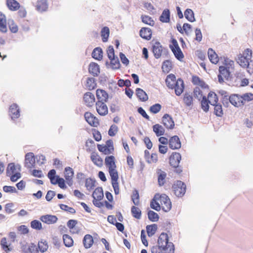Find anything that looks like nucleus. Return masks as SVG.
<instances>
[{"instance_id":"nucleus-1","label":"nucleus","mask_w":253,"mask_h":253,"mask_svg":"<svg viewBox=\"0 0 253 253\" xmlns=\"http://www.w3.org/2000/svg\"><path fill=\"white\" fill-rule=\"evenodd\" d=\"M169 240L167 233H161L158 238L157 244L151 248V253H174V245L172 242H169Z\"/></svg>"},{"instance_id":"nucleus-2","label":"nucleus","mask_w":253,"mask_h":253,"mask_svg":"<svg viewBox=\"0 0 253 253\" xmlns=\"http://www.w3.org/2000/svg\"><path fill=\"white\" fill-rule=\"evenodd\" d=\"M116 159L114 156H107L105 159V164L108 169V171L111 178V183L114 192L118 195L120 192L119 185L118 183L119 174L116 169Z\"/></svg>"},{"instance_id":"nucleus-3","label":"nucleus","mask_w":253,"mask_h":253,"mask_svg":"<svg viewBox=\"0 0 253 253\" xmlns=\"http://www.w3.org/2000/svg\"><path fill=\"white\" fill-rule=\"evenodd\" d=\"M224 66H220L219 68V74L218 75V81L221 83L224 80H228L230 76V69L234 68V62L228 58L225 59Z\"/></svg>"},{"instance_id":"nucleus-4","label":"nucleus","mask_w":253,"mask_h":253,"mask_svg":"<svg viewBox=\"0 0 253 253\" xmlns=\"http://www.w3.org/2000/svg\"><path fill=\"white\" fill-rule=\"evenodd\" d=\"M155 198H157L161 204L162 210L165 212L169 211L171 208V203L169 197L165 194H155Z\"/></svg>"},{"instance_id":"nucleus-5","label":"nucleus","mask_w":253,"mask_h":253,"mask_svg":"<svg viewBox=\"0 0 253 253\" xmlns=\"http://www.w3.org/2000/svg\"><path fill=\"white\" fill-rule=\"evenodd\" d=\"M172 189L173 193L176 197H182L186 192V186L182 181L177 180L172 184Z\"/></svg>"},{"instance_id":"nucleus-6","label":"nucleus","mask_w":253,"mask_h":253,"mask_svg":"<svg viewBox=\"0 0 253 253\" xmlns=\"http://www.w3.org/2000/svg\"><path fill=\"white\" fill-rule=\"evenodd\" d=\"M92 197L93 198L92 202L94 206L98 208H101L103 206L101 201L104 197V193L102 187H99L96 188L92 193Z\"/></svg>"},{"instance_id":"nucleus-7","label":"nucleus","mask_w":253,"mask_h":253,"mask_svg":"<svg viewBox=\"0 0 253 253\" xmlns=\"http://www.w3.org/2000/svg\"><path fill=\"white\" fill-rule=\"evenodd\" d=\"M171 44H170L169 47L175 58L179 61H182L184 56L181 51L177 41L175 39H172L171 41Z\"/></svg>"},{"instance_id":"nucleus-8","label":"nucleus","mask_w":253,"mask_h":253,"mask_svg":"<svg viewBox=\"0 0 253 253\" xmlns=\"http://www.w3.org/2000/svg\"><path fill=\"white\" fill-rule=\"evenodd\" d=\"M107 145L97 144L98 150L105 155L111 154L114 151L112 142L111 140H108L106 142Z\"/></svg>"},{"instance_id":"nucleus-9","label":"nucleus","mask_w":253,"mask_h":253,"mask_svg":"<svg viewBox=\"0 0 253 253\" xmlns=\"http://www.w3.org/2000/svg\"><path fill=\"white\" fill-rule=\"evenodd\" d=\"M84 117L88 124L93 127H97L99 125L98 119L91 113L86 112L84 113Z\"/></svg>"},{"instance_id":"nucleus-10","label":"nucleus","mask_w":253,"mask_h":253,"mask_svg":"<svg viewBox=\"0 0 253 253\" xmlns=\"http://www.w3.org/2000/svg\"><path fill=\"white\" fill-rule=\"evenodd\" d=\"M106 102L97 101L95 103L97 112L100 116H105L108 114V109Z\"/></svg>"},{"instance_id":"nucleus-11","label":"nucleus","mask_w":253,"mask_h":253,"mask_svg":"<svg viewBox=\"0 0 253 253\" xmlns=\"http://www.w3.org/2000/svg\"><path fill=\"white\" fill-rule=\"evenodd\" d=\"M169 146L172 150H176L180 148L181 144L178 136L174 135L171 137L169 140Z\"/></svg>"},{"instance_id":"nucleus-12","label":"nucleus","mask_w":253,"mask_h":253,"mask_svg":"<svg viewBox=\"0 0 253 253\" xmlns=\"http://www.w3.org/2000/svg\"><path fill=\"white\" fill-rule=\"evenodd\" d=\"M84 101L85 105L88 107H92L95 103V98L94 94L90 92H87L84 95Z\"/></svg>"},{"instance_id":"nucleus-13","label":"nucleus","mask_w":253,"mask_h":253,"mask_svg":"<svg viewBox=\"0 0 253 253\" xmlns=\"http://www.w3.org/2000/svg\"><path fill=\"white\" fill-rule=\"evenodd\" d=\"M181 160V156L180 153L173 152L169 158V164L172 167H177Z\"/></svg>"},{"instance_id":"nucleus-14","label":"nucleus","mask_w":253,"mask_h":253,"mask_svg":"<svg viewBox=\"0 0 253 253\" xmlns=\"http://www.w3.org/2000/svg\"><path fill=\"white\" fill-rule=\"evenodd\" d=\"M230 103L236 107H240L244 105L242 95L237 94L230 95Z\"/></svg>"},{"instance_id":"nucleus-15","label":"nucleus","mask_w":253,"mask_h":253,"mask_svg":"<svg viewBox=\"0 0 253 253\" xmlns=\"http://www.w3.org/2000/svg\"><path fill=\"white\" fill-rule=\"evenodd\" d=\"M90 159L96 166L101 168L103 166V160L97 153L95 152L91 153Z\"/></svg>"},{"instance_id":"nucleus-16","label":"nucleus","mask_w":253,"mask_h":253,"mask_svg":"<svg viewBox=\"0 0 253 253\" xmlns=\"http://www.w3.org/2000/svg\"><path fill=\"white\" fill-rule=\"evenodd\" d=\"M173 89H174L175 93L176 95H180L183 92L184 88V84L183 81L181 78L177 79L174 85Z\"/></svg>"},{"instance_id":"nucleus-17","label":"nucleus","mask_w":253,"mask_h":253,"mask_svg":"<svg viewBox=\"0 0 253 253\" xmlns=\"http://www.w3.org/2000/svg\"><path fill=\"white\" fill-rule=\"evenodd\" d=\"M163 124L164 126L168 129H172L174 126V123L172 118L167 114L163 117Z\"/></svg>"},{"instance_id":"nucleus-18","label":"nucleus","mask_w":253,"mask_h":253,"mask_svg":"<svg viewBox=\"0 0 253 253\" xmlns=\"http://www.w3.org/2000/svg\"><path fill=\"white\" fill-rule=\"evenodd\" d=\"M163 46L158 42H156L154 44L152 47V51L156 58H159L161 57L163 52Z\"/></svg>"},{"instance_id":"nucleus-19","label":"nucleus","mask_w":253,"mask_h":253,"mask_svg":"<svg viewBox=\"0 0 253 253\" xmlns=\"http://www.w3.org/2000/svg\"><path fill=\"white\" fill-rule=\"evenodd\" d=\"M9 112L12 119H17L20 117V110L16 103L10 106Z\"/></svg>"},{"instance_id":"nucleus-20","label":"nucleus","mask_w":253,"mask_h":253,"mask_svg":"<svg viewBox=\"0 0 253 253\" xmlns=\"http://www.w3.org/2000/svg\"><path fill=\"white\" fill-rule=\"evenodd\" d=\"M22 251L23 253H39L38 247L34 243L23 245L22 247Z\"/></svg>"},{"instance_id":"nucleus-21","label":"nucleus","mask_w":253,"mask_h":253,"mask_svg":"<svg viewBox=\"0 0 253 253\" xmlns=\"http://www.w3.org/2000/svg\"><path fill=\"white\" fill-rule=\"evenodd\" d=\"M35 164V158L33 153H28L25 155V165L28 168L33 167Z\"/></svg>"},{"instance_id":"nucleus-22","label":"nucleus","mask_w":253,"mask_h":253,"mask_svg":"<svg viewBox=\"0 0 253 253\" xmlns=\"http://www.w3.org/2000/svg\"><path fill=\"white\" fill-rule=\"evenodd\" d=\"M96 95L97 101L107 102L108 98L107 92L102 89H97L96 90Z\"/></svg>"},{"instance_id":"nucleus-23","label":"nucleus","mask_w":253,"mask_h":253,"mask_svg":"<svg viewBox=\"0 0 253 253\" xmlns=\"http://www.w3.org/2000/svg\"><path fill=\"white\" fill-rule=\"evenodd\" d=\"M145 157L147 162L149 164L156 163L158 161V154L156 153H152L150 156L149 152L148 150H145Z\"/></svg>"},{"instance_id":"nucleus-24","label":"nucleus","mask_w":253,"mask_h":253,"mask_svg":"<svg viewBox=\"0 0 253 253\" xmlns=\"http://www.w3.org/2000/svg\"><path fill=\"white\" fill-rule=\"evenodd\" d=\"M165 81L168 87L170 89H173L174 85L175 82H177V79L174 74H170L167 76Z\"/></svg>"},{"instance_id":"nucleus-25","label":"nucleus","mask_w":253,"mask_h":253,"mask_svg":"<svg viewBox=\"0 0 253 253\" xmlns=\"http://www.w3.org/2000/svg\"><path fill=\"white\" fill-rule=\"evenodd\" d=\"M40 219L45 223L50 224L56 222L57 217L55 215H45L42 216Z\"/></svg>"},{"instance_id":"nucleus-26","label":"nucleus","mask_w":253,"mask_h":253,"mask_svg":"<svg viewBox=\"0 0 253 253\" xmlns=\"http://www.w3.org/2000/svg\"><path fill=\"white\" fill-rule=\"evenodd\" d=\"M140 37L147 40H150L152 37V31L149 28L143 27L140 30Z\"/></svg>"},{"instance_id":"nucleus-27","label":"nucleus","mask_w":253,"mask_h":253,"mask_svg":"<svg viewBox=\"0 0 253 253\" xmlns=\"http://www.w3.org/2000/svg\"><path fill=\"white\" fill-rule=\"evenodd\" d=\"M209 58L210 61L216 64L219 61V57L216 53L212 48H209L208 51Z\"/></svg>"},{"instance_id":"nucleus-28","label":"nucleus","mask_w":253,"mask_h":253,"mask_svg":"<svg viewBox=\"0 0 253 253\" xmlns=\"http://www.w3.org/2000/svg\"><path fill=\"white\" fill-rule=\"evenodd\" d=\"M192 82L194 84L198 85L202 89H208V85L198 76H193Z\"/></svg>"},{"instance_id":"nucleus-29","label":"nucleus","mask_w":253,"mask_h":253,"mask_svg":"<svg viewBox=\"0 0 253 253\" xmlns=\"http://www.w3.org/2000/svg\"><path fill=\"white\" fill-rule=\"evenodd\" d=\"M84 246L85 249L90 248L94 243L92 236L89 234H86L84 236L83 239Z\"/></svg>"},{"instance_id":"nucleus-30","label":"nucleus","mask_w":253,"mask_h":253,"mask_svg":"<svg viewBox=\"0 0 253 253\" xmlns=\"http://www.w3.org/2000/svg\"><path fill=\"white\" fill-rule=\"evenodd\" d=\"M89 72L94 76H97L100 73L99 65L94 62L90 63L88 68Z\"/></svg>"},{"instance_id":"nucleus-31","label":"nucleus","mask_w":253,"mask_h":253,"mask_svg":"<svg viewBox=\"0 0 253 253\" xmlns=\"http://www.w3.org/2000/svg\"><path fill=\"white\" fill-rule=\"evenodd\" d=\"M6 4L11 11H16L20 8V4L16 0H6Z\"/></svg>"},{"instance_id":"nucleus-32","label":"nucleus","mask_w":253,"mask_h":253,"mask_svg":"<svg viewBox=\"0 0 253 253\" xmlns=\"http://www.w3.org/2000/svg\"><path fill=\"white\" fill-rule=\"evenodd\" d=\"M158 173V182L159 186H163L166 183V178L167 177V173L162 171L161 169H158L157 170Z\"/></svg>"},{"instance_id":"nucleus-33","label":"nucleus","mask_w":253,"mask_h":253,"mask_svg":"<svg viewBox=\"0 0 253 253\" xmlns=\"http://www.w3.org/2000/svg\"><path fill=\"white\" fill-rule=\"evenodd\" d=\"M159 20L163 23H169L170 21V11L169 9L166 8L163 10Z\"/></svg>"},{"instance_id":"nucleus-34","label":"nucleus","mask_w":253,"mask_h":253,"mask_svg":"<svg viewBox=\"0 0 253 253\" xmlns=\"http://www.w3.org/2000/svg\"><path fill=\"white\" fill-rule=\"evenodd\" d=\"M36 9L39 11L46 10L48 7L46 0H38L36 4Z\"/></svg>"},{"instance_id":"nucleus-35","label":"nucleus","mask_w":253,"mask_h":253,"mask_svg":"<svg viewBox=\"0 0 253 253\" xmlns=\"http://www.w3.org/2000/svg\"><path fill=\"white\" fill-rule=\"evenodd\" d=\"M7 31L6 20L5 16L0 13V31L2 33H6Z\"/></svg>"},{"instance_id":"nucleus-36","label":"nucleus","mask_w":253,"mask_h":253,"mask_svg":"<svg viewBox=\"0 0 253 253\" xmlns=\"http://www.w3.org/2000/svg\"><path fill=\"white\" fill-rule=\"evenodd\" d=\"M0 244L2 249L4 251V253H7V252L12 250V248L10 247V244L8 243L7 239L5 237H3L1 239Z\"/></svg>"},{"instance_id":"nucleus-37","label":"nucleus","mask_w":253,"mask_h":253,"mask_svg":"<svg viewBox=\"0 0 253 253\" xmlns=\"http://www.w3.org/2000/svg\"><path fill=\"white\" fill-rule=\"evenodd\" d=\"M136 94L138 99L142 101H146L148 99V97L146 93L140 88H136Z\"/></svg>"},{"instance_id":"nucleus-38","label":"nucleus","mask_w":253,"mask_h":253,"mask_svg":"<svg viewBox=\"0 0 253 253\" xmlns=\"http://www.w3.org/2000/svg\"><path fill=\"white\" fill-rule=\"evenodd\" d=\"M20 168L16 166L14 163H10L8 164L7 169H6V173L7 175L11 174L13 173H15L16 172H20Z\"/></svg>"},{"instance_id":"nucleus-39","label":"nucleus","mask_w":253,"mask_h":253,"mask_svg":"<svg viewBox=\"0 0 253 253\" xmlns=\"http://www.w3.org/2000/svg\"><path fill=\"white\" fill-rule=\"evenodd\" d=\"M92 56L96 60H101L103 58V51L100 47H96L92 53Z\"/></svg>"},{"instance_id":"nucleus-40","label":"nucleus","mask_w":253,"mask_h":253,"mask_svg":"<svg viewBox=\"0 0 253 253\" xmlns=\"http://www.w3.org/2000/svg\"><path fill=\"white\" fill-rule=\"evenodd\" d=\"M208 100L211 105H214L218 103V98L216 94L213 92L211 91L208 94Z\"/></svg>"},{"instance_id":"nucleus-41","label":"nucleus","mask_w":253,"mask_h":253,"mask_svg":"<svg viewBox=\"0 0 253 253\" xmlns=\"http://www.w3.org/2000/svg\"><path fill=\"white\" fill-rule=\"evenodd\" d=\"M153 130L157 136L164 135L165 129L163 127L159 124H156L153 126Z\"/></svg>"},{"instance_id":"nucleus-42","label":"nucleus","mask_w":253,"mask_h":253,"mask_svg":"<svg viewBox=\"0 0 253 253\" xmlns=\"http://www.w3.org/2000/svg\"><path fill=\"white\" fill-rule=\"evenodd\" d=\"M142 22L147 25H149L151 26H153L155 25V21L153 18L146 15H142L141 16Z\"/></svg>"},{"instance_id":"nucleus-43","label":"nucleus","mask_w":253,"mask_h":253,"mask_svg":"<svg viewBox=\"0 0 253 253\" xmlns=\"http://www.w3.org/2000/svg\"><path fill=\"white\" fill-rule=\"evenodd\" d=\"M131 212L133 217L137 219H140L141 217V211L140 209L136 206H133L131 207Z\"/></svg>"},{"instance_id":"nucleus-44","label":"nucleus","mask_w":253,"mask_h":253,"mask_svg":"<svg viewBox=\"0 0 253 253\" xmlns=\"http://www.w3.org/2000/svg\"><path fill=\"white\" fill-rule=\"evenodd\" d=\"M131 199L135 206H138L140 205L139 196L137 190H134L133 191L132 194L131 196Z\"/></svg>"},{"instance_id":"nucleus-45","label":"nucleus","mask_w":253,"mask_h":253,"mask_svg":"<svg viewBox=\"0 0 253 253\" xmlns=\"http://www.w3.org/2000/svg\"><path fill=\"white\" fill-rule=\"evenodd\" d=\"M96 181L92 178H88L85 180V186L87 190L90 191L95 187Z\"/></svg>"},{"instance_id":"nucleus-46","label":"nucleus","mask_w":253,"mask_h":253,"mask_svg":"<svg viewBox=\"0 0 253 253\" xmlns=\"http://www.w3.org/2000/svg\"><path fill=\"white\" fill-rule=\"evenodd\" d=\"M185 17L190 22L195 21L194 14L193 10L191 9H187L184 12Z\"/></svg>"},{"instance_id":"nucleus-47","label":"nucleus","mask_w":253,"mask_h":253,"mask_svg":"<svg viewBox=\"0 0 253 253\" xmlns=\"http://www.w3.org/2000/svg\"><path fill=\"white\" fill-rule=\"evenodd\" d=\"M74 175L73 169L70 167H67L65 169L64 176L66 180L70 181Z\"/></svg>"},{"instance_id":"nucleus-48","label":"nucleus","mask_w":253,"mask_h":253,"mask_svg":"<svg viewBox=\"0 0 253 253\" xmlns=\"http://www.w3.org/2000/svg\"><path fill=\"white\" fill-rule=\"evenodd\" d=\"M110 34L109 29L107 27H103L101 31V36L103 42L107 41Z\"/></svg>"},{"instance_id":"nucleus-49","label":"nucleus","mask_w":253,"mask_h":253,"mask_svg":"<svg viewBox=\"0 0 253 253\" xmlns=\"http://www.w3.org/2000/svg\"><path fill=\"white\" fill-rule=\"evenodd\" d=\"M63 240L65 246L67 247H71L73 245V240L69 235L67 234L63 235Z\"/></svg>"},{"instance_id":"nucleus-50","label":"nucleus","mask_w":253,"mask_h":253,"mask_svg":"<svg viewBox=\"0 0 253 253\" xmlns=\"http://www.w3.org/2000/svg\"><path fill=\"white\" fill-rule=\"evenodd\" d=\"M86 87L88 90H93L96 87V83L93 78H87L86 83Z\"/></svg>"},{"instance_id":"nucleus-51","label":"nucleus","mask_w":253,"mask_h":253,"mask_svg":"<svg viewBox=\"0 0 253 253\" xmlns=\"http://www.w3.org/2000/svg\"><path fill=\"white\" fill-rule=\"evenodd\" d=\"M157 198H155V195L154 196L153 199L152 200L150 203V207L152 209L157 211H160L161 208L160 203L158 202Z\"/></svg>"},{"instance_id":"nucleus-52","label":"nucleus","mask_w":253,"mask_h":253,"mask_svg":"<svg viewBox=\"0 0 253 253\" xmlns=\"http://www.w3.org/2000/svg\"><path fill=\"white\" fill-rule=\"evenodd\" d=\"M157 229V226L155 224H153L150 225H147L146 227V230L147 234L149 237H151L154 235Z\"/></svg>"},{"instance_id":"nucleus-53","label":"nucleus","mask_w":253,"mask_h":253,"mask_svg":"<svg viewBox=\"0 0 253 253\" xmlns=\"http://www.w3.org/2000/svg\"><path fill=\"white\" fill-rule=\"evenodd\" d=\"M171 67L172 66L170 61L169 60H166L163 63L162 69L163 72L168 73L170 71Z\"/></svg>"},{"instance_id":"nucleus-54","label":"nucleus","mask_w":253,"mask_h":253,"mask_svg":"<svg viewBox=\"0 0 253 253\" xmlns=\"http://www.w3.org/2000/svg\"><path fill=\"white\" fill-rule=\"evenodd\" d=\"M183 101L187 106H190L193 104V97L188 93H186L183 97Z\"/></svg>"},{"instance_id":"nucleus-55","label":"nucleus","mask_w":253,"mask_h":253,"mask_svg":"<svg viewBox=\"0 0 253 253\" xmlns=\"http://www.w3.org/2000/svg\"><path fill=\"white\" fill-rule=\"evenodd\" d=\"M8 25L9 30L12 33H16L18 32V26L13 20H8Z\"/></svg>"},{"instance_id":"nucleus-56","label":"nucleus","mask_w":253,"mask_h":253,"mask_svg":"<svg viewBox=\"0 0 253 253\" xmlns=\"http://www.w3.org/2000/svg\"><path fill=\"white\" fill-rule=\"evenodd\" d=\"M148 216L149 219L152 222H156L159 220V215L152 211H150L148 212Z\"/></svg>"},{"instance_id":"nucleus-57","label":"nucleus","mask_w":253,"mask_h":253,"mask_svg":"<svg viewBox=\"0 0 253 253\" xmlns=\"http://www.w3.org/2000/svg\"><path fill=\"white\" fill-rule=\"evenodd\" d=\"M214 106V114L217 116L221 117L223 114L221 105L220 104L217 103L216 104H215Z\"/></svg>"},{"instance_id":"nucleus-58","label":"nucleus","mask_w":253,"mask_h":253,"mask_svg":"<svg viewBox=\"0 0 253 253\" xmlns=\"http://www.w3.org/2000/svg\"><path fill=\"white\" fill-rule=\"evenodd\" d=\"M48 248V246L46 241H41L38 243V248L42 253L46 252Z\"/></svg>"},{"instance_id":"nucleus-59","label":"nucleus","mask_w":253,"mask_h":253,"mask_svg":"<svg viewBox=\"0 0 253 253\" xmlns=\"http://www.w3.org/2000/svg\"><path fill=\"white\" fill-rule=\"evenodd\" d=\"M209 101L206 96H204L201 100V107L205 112H207L209 109Z\"/></svg>"},{"instance_id":"nucleus-60","label":"nucleus","mask_w":253,"mask_h":253,"mask_svg":"<svg viewBox=\"0 0 253 253\" xmlns=\"http://www.w3.org/2000/svg\"><path fill=\"white\" fill-rule=\"evenodd\" d=\"M222 99L221 101L223 105L225 106H227L228 105L229 102H230V96H229L227 94L226 92H224L222 93Z\"/></svg>"},{"instance_id":"nucleus-61","label":"nucleus","mask_w":253,"mask_h":253,"mask_svg":"<svg viewBox=\"0 0 253 253\" xmlns=\"http://www.w3.org/2000/svg\"><path fill=\"white\" fill-rule=\"evenodd\" d=\"M110 64L113 69H117L120 67V63L117 57L110 59Z\"/></svg>"},{"instance_id":"nucleus-62","label":"nucleus","mask_w":253,"mask_h":253,"mask_svg":"<svg viewBox=\"0 0 253 253\" xmlns=\"http://www.w3.org/2000/svg\"><path fill=\"white\" fill-rule=\"evenodd\" d=\"M244 105L246 102H249L253 100V93H246L242 95Z\"/></svg>"},{"instance_id":"nucleus-63","label":"nucleus","mask_w":253,"mask_h":253,"mask_svg":"<svg viewBox=\"0 0 253 253\" xmlns=\"http://www.w3.org/2000/svg\"><path fill=\"white\" fill-rule=\"evenodd\" d=\"M161 108L162 106L159 103H156L150 107L149 111L153 114H157L161 110Z\"/></svg>"},{"instance_id":"nucleus-64","label":"nucleus","mask_w":253,"mask_h":253,"mask_svg":"<svg viewBox=\"0 0 253 253\" xmlns=\"http://www.w3.org/2000/svg\"><path fill=\"white\" fill-rule=\"evenodd\" d=\"M194 95L195 97L200 100L204 96L203 95V91L199 86H197L194 90Z\"/></svg>"}]
</instances>
